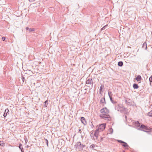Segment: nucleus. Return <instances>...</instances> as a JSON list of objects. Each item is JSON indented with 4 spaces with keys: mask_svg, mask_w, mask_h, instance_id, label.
<instances>
[{
    "mask_svg": "<svg viewBox=\"0 0 152 152\" xmlns=\"http://www.w3.org/2000/svg\"><path fill=\"white\" fill-rule=\"evenodd\" d=\"M110 99H112V97H110Z\"/></svg>",
    "mask_w": 152,
    "mask_h": 152,
    "instance_id": "c756f323",
    "label": "nucleus"
},
{
    "mask_svg": "<svg viewBox=\"0 0 152 152\" xmlns=\"http://www.w3.org/2000/svg\"><path fill=\"white\" fill-rule=\"evenodd\" d=\"M7 112L8 111V109L7 110Z\"/></svg>",
    "mask_w": 152,
    "mask_h": 152,
    "instance_id": "72a5a7b5",
    "label": "nucleus"
},
{
    "mask_svg": "<svg viewBox=\"0 0 152 152\" xmlns=\"http://www.w3.org/2000/svg\"><path fill=\"white\" fill-rule=\"evenodd\" d=\"M22 146V145L20 143L19 145V148L21 150V152H24V150H23V148L22 147H21V146Z\"/></svg>",
    "mask_w": 152,
    "mask_h": 152,
    "instance_id": "ddd939ff",
    "label": "nucleus"
},
{
    "mask_svg": "<svg viewBox=\"0 0 152 152\" xmlns=\"http://www.w3.org/2000/svg\"><path fill=\"white\" fill-rule=\"evenodd\" d=\"M140 128L142 129H141V130H142L144 132H149V128L147 126H145L143 124L141 125Z\"/></svg>",
    "mask_w": 152,
    "mask_h": 152,
    "instance_id": "20e7f679",
    "label": "nucleus"
},
{
    "mask_svg": "<svg viewBox=\"0 0 152 152\" xmlns=\"http://www.w3.org/2000/svg\"><path fill=\"white\" fill-rule=\"evenodd\" d=\"M123 65V63L122 61H119L118 63V65L120 66H122Z\"/></svg>",
    "mask_w": 152,
    "mask_h": 152,
    "instance_id": "a211bd4d",
    "label": "nucleus"
},
{
    "mask_svg": "<svg viewBox=\"0 0 152 152\" xmlns=\"http://www.w3.org/2000/svg\"><path fill=\"white\" fill-rule=\"evenodd\" d=\"M7 115V114H5V113H4V114H3V116L5 117Z\"/></svg>",
    "mask_w": 152,
    "mask_h": 152,
    "instance_id": "bb28decb",
    "label": "nucleus"
},
{
    "mask_svg": "<svg viewBox=\"0 0 152 152\" xmlns=\"http://www.w3.org/2000/svg\"><path fill=\"white\" fill-rule=\"evenodd\" d=\"M133 124L136 127H138L140 126V124L138 121H135L133 123Z\"/></svg>",
    "mask_w": 152,
    "mask_h": 152,
    "instance_id": "6e6552de",
    "label": "nucleus"
},
{
    "mask_svg": "<svg viewBox=\"0 0 152 152\" xmlns=\"http://www.w3.org/2000/svg\"><path fill=\"white\" fill-rule=\"evenodd\" d=\"M122 106L123 105H116L115 108L118 111L124 112L125 109Z\"/></svg>",
    "mask_w": 152,
    "mask_h": 152,
    "instance_id": "7ed1b4c3",
    "label": "nucleus"
},
{
    "mask_svg": "<svg viewBox=\"0 0 152 152\" xmlns=\"http://www.w3.org/2000/svg\"><path fill=\"white\" fill-rule=\"evenodd\" d=\"M85 145L81 144L80 142H77L75 145V148L76 149H82L85 147Z\"/></svg>",
    "mask_w": 152,
    "mask_h": 152,
    "instance_id": "f257e3e1",
    "label": "nucleus"
},
{
    "mask_svg": "<svg viewBox=\"0 0 152 152\" xmlns=\"http://www.w3.org/2000/svg\"><path fill=\"white\" fill-rule=\"evenodd\" d=\"M7 112V110H6L5 111V112Z\"/></svg>",
    "mask_w": 152,
    "mask_h": 152,
    "instance_id": "2f4dec72",
    "label": "nucleus"
},
{
    "mask_svg": "<svg viewBox=\"0 0 152 152\" xmlns=\"http://www.w3.org/2000/svg\"><path fill=\"white\" fill-rule=\"evenodd\" d=\"M101 113L102 114H108L109 111L106 108H104L100 110Z\"/></svg>",
    "mask_w": 152,
    "mask_h": 152,
    "instance_id": "423d86ee",
    "label": "nucleus"
},
{
    "mask_svg": "<svg viewBox=\"0 0 152 152\" xmlns=\"http://www.w3.org/2000/svg\"><path fill=\"white\" fill-rule=\"evenodd\" d=\"M81 131V129H79V132H80V133H81V132H80Z\"/></svg>",
    "mask_w": 152,
    "mask_h": 152,
    "instance_id": "c85d7f7f",
    "label": "nucleus"
},
{
    "mask_svg": "<svg viewBox=\"0 0 152 152\" xmlns=\"http://www.w3.org/2000/svg\"><path fill=\"white\" fill-rule=\"evenodd\" d=\"M123 152H125V151H124H124H123Z\"/></svg>",
    "mask_w": 152,
    "mask_h": 152,
    "instance_id": "473e14b6",
    "label": "nucleus"
},
{
    "mask_svg": "<svg viewBox=\"0 0 152 152\" xmlns=\"http://www.w3.org/2000/svg\"><path fill=\"white\" fill-rule=\"evenodd\" d=\"M7 112V110H6L5 111V112Z\"/></svg>",
    "mask_w": 152,
    "mask_h": 152,
    "instance_id": "7c9ffc66",
    "label": "nucleus"
},
{
    "mask_svg": "<svg viewBox=\"0 0 152 152\" xmlns=\"http://www.w3.org/2000/svg\"><path fill=\"white\" fill-rule=\"evenodd\" d=\"M148 115L149 116L152 117V110L148 113Z\"/></svg>",
    "mask_w": 152,
    "mask_h": 152,
    "instance_id": "6ab92c4d",
    "label": "nucleus"
},
{
    "mask_svg": "<svg viewBox=\"0 0 152 152\" xmlns=\"http://www.w3.org/2000/svg\"><path fill=\"white\" fill-rule=\"evenodd\" d=\"M117 141L118 142H119L121 143H124V141H123L121 140H118Z\"/></svg>",
    "mask_w": 152,
    "mask_h": 152,
    "instance_id": "4be33fe9",
    "label": "nucleus"
},
{
    "mask_svg": "<svg viewBox=\"0 0 152 152\" xmlns=\"http://www.w3.org/2000/svg\"><path fill=\"white\" fill-rule=\"evenodd\" d=\"M106 124H102L100 125L98 127V129H97L99 132L103 131L105 127Z\"/></svg>",
    "mask_w": 152,
    "mask_h": 152,
    "instance_id": "39448f33",
    "label": "nucleus"
},
{
    "mask_svg": "<svg viewBox=\"0 0 152 152\" xmlns=\"http://www.w3.org/2000/svg\"><path fill=\"white\" fill-rule=\"evenodd\" d=\"M81 121L84 125H85L86 124V122L84 117H82L81 118Z\"/></svg>",
    "mask_w": 152,
    "mask_h": 152,
    "instance_id": "9d476101",
    "label": "nucleus"
},
{
    "mask_svg": "<svg viewBox=\"0 0 152 152\" xmlns=\"http://www.w3.org/2000/svg\"><path fill=\"white\" fill-rule=\"evenodd\" d=\"M122 146H123L124 147H126L127 149H128L129 147V145H127L126 143L124 142V143H123V144L121 145Z\"/></svg>",
    "mask_w": 152,
    "mask_h": 152,
    "instance_id": "f8f14e48",
    "label": "nucleus"
},
{
    "mask_svg": "<svg viewBox=\"0 0 152 152\" xmlns=\"http://www.w3.org/2000/svg\"><path fill=\"white\" fill-rule=\"evenodd\" d=\"M99 131L96 129L94 133V136H93V138L94 139H97L98 137Z\"/></svg>",
    "mask_w": 152,
    "mask_h": 152,
    "instance_id": "0eeeda50",
    "label": "nucleus"
},
{
    "mask_svg": "<svg viewBox=\"0 0 152 152\" xmlns=\"http://www.w3.org/2000/svg\"><path fill=\"white\" fill-rule=\"evenodd\" d=\"M22 79L23 80H23L24 79V77H22Z\"/></svg>",
    "mask_w": 152,
    "mask_h": 152,
    "instance_id": "cd10ccee",
    "label": "nucleus"
},
{
    "mask_svg": "<svg viewBox=\"0 0 152 152\" xmlns=\"http://www.w3.org/2000/svg\"><path fill=\"white\" fill-rule=\"evenodd\" d=\"M135 79L139 83H140L141 81L142 78L141 76L140 75H137Z\"/></svg>",
    "mask_w": 152,
    "mask_h": 152,
    "instance_id": "1a4fd4ad",
    "label": "nucleus"
},
{
    "mask_svg": "<svg viewBox=\"0 0 152 152\" xmlns=\"http://www.w3.org/2000/svg\"><path fill=\"white\" fill-rule=\"evenodd\" d=\"M95 146H96V145L95 144H92L90 146V148L93 149L95 147Z\"/></svg>",
    "mask_w": 152,
    "mask_h": 152,
    "instance_id": "dca6fc26",
    "label": "nucleus"
},
{
    "mask_svg": "<svg viewBox=\"0 0 152 152\" xmlns=\"http://www.w3.org/2000/svg\"><path fill=\"white\" fill-rule=\"evenodd\" d=\"M133 87L134 89H137L139 87L136 84H133Z\"/></svg>",
    "mask_w": 152,
    "mask_h": 152,
    "instance_id": "2eb2a0df",
    "label": "nucleus"
},
{
    "mask_svg": "<svg viewBox=\"0 0 152 152\" xmlns=\"http://www.w3.org/2000/svg\"><path fill=\"white\" fill-rule=\"evenodd\" d=\"M104 88V86L102 85L101 86H100V88L99 89V91L100 92H101L102 91V89L103 88Z\"/></svg>",
    "mask_w": 152,
    "mask_h": 152,
    "instance_id": "412c9836",
    "label": "nucleus"
},
{
    "mask_svg": "<svg viewBox=\"0 0 152 152\" xmlns=\"http://www.w3.org/2000/svg\"><path fill=\"white\" fill-rule=\"evenodd\" d=\"M25 142L26 143H27L28 142V140L26 138L25 139Z\"/></svg>",
    "mask_w": 152,
    "mask_h": 152,
    "instance_id": "a878e982",
    "label": "nucleus"
},
{
    "mask_svg": "<svg viewBox=\"0 0 152 152\" xmlns=\"http://www.w3.org/2000/svg\"><path fill=\"white\" fill-rule=\"evenodd\" d=\"M5 143L4 141H0V145L1 146H4Z\"/></svg>",
    "mask_w": 152,
    "mask_h": 152,
    "instance_id": "4468645a",
    "label": "nucleus"
},
{
    "mask_svg": "<svg viewBox=\"0 0 152 152\" xmlns=\"http://www.w3.org/2000/svg\"><path fill=\"white\" fill-rule=\"evenodd\" d=\"M125 118H126V116H125Z\"/></svg>",
    "mask_w": 152,
    "mask_h": 152,
    "instance_id": "f704fd0d",
    "label": "nucleus"
},
{
    "mask_svg": "<svg viewBox=\"0 0 152 152\" xmlns=\"http://www.w3.org/2000/svg\"><path fill=\"white\" fill-rule=\"evenodd\" d=\"M149 80L150 82H152V76L149 78Z\"/></svg>",
    "mask_w": 152,
    "mask_h": 152,
    "instance_id": "5701e85b",
    "label": "nucleus"
},
{
    "mask_svg": "<svg viewBox=\"0 0 152 152\" xmlns=\"http://www.w3.org/2000/svg\"><path fill=\"white\" fill-rule=\"evenodd\" d=\"M108 131L109 132V134H111L113 132V130L112 128H111L109 129Z\"/></svg>",
    "mask_w": 152,
    "mask_h": 152,
    "instance_id": "f3484780",
    "label": "nucleus"
},
{
    "mask_svg": "<svg viewBox=\"0 0 152 152\" xmlns=\"http://www.w3.org/2000/svg\"><path fill=\"white\" fill-rule=\"evenodd\" d=\"M26 29L27 31H28L29 32H30L32 31H35V29L34 28H29L28 27L26 28Z\"/></svg>",
    "mask_w": 152,
    "mask_h": 152,
    "instance_id": "9b49d317",
    "label": "nucleus"
},
{
    "mask_svg": "<svg viewBox=\"0 0 152 152\" xmlns=\"http://www.w3.org/2000/svg\"><path fill=\"white\" fill-rule=\"evenodd\" d=\"M30 2H33L35 1V0H28Z\"/></svg>",
    "mask_w": 152,
    "mask_h": 152,
    "instance_id": "b1692460",
    "label": "nucleus"
},
{
    "mask_svg": "<svg viewBox=\"0 0 152 152\" xmlns=\"http://www.w3.org/2000/svg\"><path fill=\"white\" fill-rule=\"evenodd\" d=\"M2 39L3 41H4L5 39V37H2Z\"/></svg>",
    "mask_w": 152,
    "mask_h": 152,
    "instance_id": "393cba45",
    "label": "nucleus"
},
{
    "mask_svg": "<svg viewBox=\"0 0 152 152\" xmlns=\"http://www.w3.org/2000/svg\"><path fill=\"white\" fill-rule=\"evenodd\" d=\"M44 140H45V142L46 143L47 146H48V140L44 138Z\"/></svg>",
    "mask_w": 152,
    "mask_h": 152,
    "instance_id": "aec40b11",
    "label": "nucleus"
},
{
    "mask_svg": "<svg viewBox=\"0 0 152 152\" xmlns=\"http://www.w3.org/2000/svg\"><path fill=\"white\" fill-rule=\"evenodd\" d=\"M107 114H100L99 116L106 120H110L111 119V118L109 115Z\"/></svg>",
    "mask_w": 152,
    "mask_h": 152,
    "instance_id": "f03ea898",
    "label": "nucleus"
}]
</instances>
